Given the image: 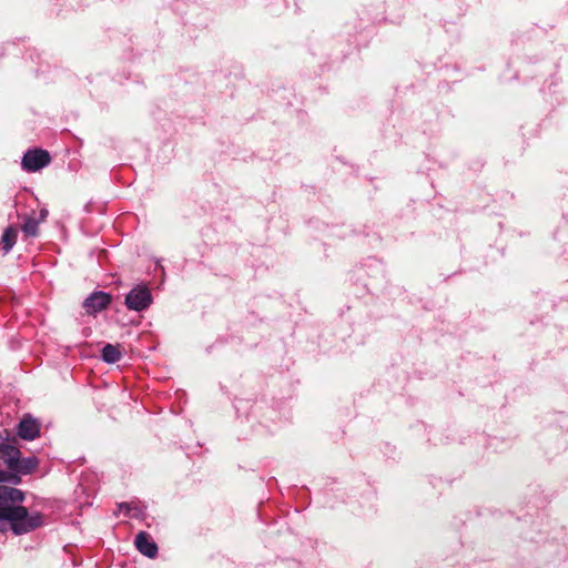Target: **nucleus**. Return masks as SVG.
Here are the masks:
<instances>
[{
	"label": "nucleus",
	"mask_w": 568,
	"mask_h": 568,
	"mask_svg": "<svg viewBox=\"0 0 568 568\" xmlns=\"http://www.w3.org/2000/svg\"><path fill=\"white\" fill-rule=\"evenodd\" d=\"M48 216V210L45 209H42L40 212H39V217H37V220L41 223L43 222Z\"/></svg>",
	"instance_id": "obj_15"
},
{
	"label": "nucleus",
	"mask_w": 568,
	"mask_h": 568,
	"mask_svg": "<svg viewBox=\"0 0 568 568\" xmlns=\"http://www.w3.org/2000/svg\"><path fill=\"white\" fill-rule=\"evenodd\" d=\"M24 500V493L18 488L0 485V514L7 517L16 516L20 511L21 503Z\"/></svg>",
	"instance_id": "obj_2"
},
{
	"label": "nucleus",
	"mask_w": 568,
	"mask_h": 568,
	"mask_svg": "<svg viewBox=\"0 0 568 568\" xmlns=\"http://www.w3.org/2000/svg\"><path fill=\"white\" fill-rule=\"evenodd\" d=\"M112 301L110 294L103 291H95L91 293L83 302V308L90 315H94L105 310Z\"/></svg>",
	"instance_id": "obj_5"
},
{
	"label": "nucleus",
	"mask_w": 568,
	"mask_h": 568,
	"mask_svg": "<svg viewBox=\"0 0 568 568\" xmlns=\"http://www.w3.org/2000/svg\"><path fill=\"white\" fill-rule=\"evenodd\" d=\"M101 357L105 363L114 364L121 359L122 354L119 349V346L106 344L102 348Z\"/></svg>",
	"instance_id": "obj_11"
},
{
	"label": "nucleus",
	"mask_w": 568,
	"mask_h": 568,
	"mask_svg": "<svg viewBox=\"0 0 568 568\" xmlns=\"http://www.w3.org/2000/svg\"><path fill=\"white\" fill-rule=\"evenodd\" d=\"M9 527L7 517L0 514V532H4Z\"/></svg>",
	"instance_id": "obj_14"
},
{
	"label": "nucleus",
	"mask_w": 568,
	"mask_h": 568,
	"mask_svg": "<svg viewBox=\"0 0 568 568\" xmlns=\"http://www.w3.org/2000/svg\"><path fill=\"white\" fill-rule=\"evenodd\" d=\"M39 464V460L37 457H27L21 458V456L18 458V462L16 463V466L12 467L11 471L16 474H22L27 475L32 473Z\"/></svg>",
	"instance_id": "obj_9"
},
{
	"label": "nucleus",
	"mask_w": 568,
	"mask_h": 568,
	"mask_svg": "<svg viewBox=\"0 0 568 568\" xmlns=\"http://www.w3.org/2000/svg\"><path fill=\"white\" fill-rule=\"evenodd\" d=\"M18 435L24 440L36 439L40 435V423L36 418L26 415L18 425Z\"/></svg>",
	"instance_id": "obj_6"
},
{
	"label": "nucleus",
	"mask_w": 568,
	"mask_h": 568,
	"mask_svg": "<svg viewBox=\"0 0 568 568\" xmlns=\"http://www.w3.org/2000/svg\"><path fill=\"white\" fill-rule=\"evenodd\" d=\"M21 452L16 446L8 444V443H1L0 444V460L3 462V464L11 470L12 467L16 466V463L18 462V458L20 457Z\"/></svg>",
	"instance_id": "obj_8"
},
{
	"label": "nucleus",
	"mask_w": 568,
	"mask_h": 568,
	"mask_svg": "<svg viewBox=\"0 0 568 568\" xmlns=\"http://www.w3.org/2000/svg\"><path fill=\"white\" fill-rule=\"evenodd\" d=\"M120 508L121 509L124 508L126 510V513H129L131 510L129 504H122V505H120Z\"/></svg>",
	"instance_id": "obj_16"
},
{
	"label": "nucleus",
	"mask_w": 568,
	"mask_h": 568,
	"mask_svg": "<svg viewBox=\"0 0 568 568\" xmlns=\"http://www.w3.org/2000/svg\"><path fill=\"white\" fill-rule=\"evenodd\" d=\"M51 162L50 153L42 149L28 150L22 158L21 166L26 172H37Z\"/></svg>",
	"instance_id": "obj_4"
},
{
	"label": "nucleus",
	"mask_w": 568,
	"mask_h": 568,
	"mask_svg": "<svg viewBox=\"0 0 568 568\" xmlns=\"http://www.w3.org/2000/svg\"><path fill=\"white\" fill-rule=\"evenodd\" d=\"M18 509L22 511L8 518L9 528L14 535L28 534L43 525V516L39 511L29 513L24 506Z\"/></svg>",
	"instance_id": "obj_1"
},
{
	"label": "nucleus",
	"mask_w": 568,
	"mask_h": 568,
	"mask_svg": "<svg viewBox=\"0 0 568 568\" xmlns=\"http://www.w3.org/2000/svg\"><path fill=\"white\" fill-rule=\"evenodd\" d=\"M39 224L40 222L33 215H28L24 217V222L22 224V232L26 236L36 237L39 233Z\"/></svg>",
	"instance_id": "obj_12"
},
{
	"label": "nucleus",
	"mask_w": 568,
	"mask_h": 568,
	"mask_svg": "<svg viewBox=\"0 0 568 568\" xmlns=\"http://www.w3.org/2000/svg\"><path fill=\"white\" fill-rule=\"evenodd\" d=\"M12 483V484H19L20 477H18L16 474H10L8 471L0 469V483Z\"/></svg>",
	"instance_id": "obj_13"
},
{
	"label": "nucleus",
	"mask_w": 568,
	"mask_h": 568,
	"mask_svg": "<svg viewBox=\"0 0 568 568\" xmlns=\"http://www.w3.org/2000/svg\"><path fill=\"white\" fill-rule=\"evenodd\" d=\"M152 294L145 284H138L125 296V306L130 311L142 312L152 304Z\"/></svg>",
	"instance_id": "obj_3"
},
{
	"label": "nucleus",
	"mask_w": 568,
	"mask_h": 568,
	"mask_svg": "<svg viewBox=\"0 0 568 568\" xmlns=\"http://www.w3.org/2000/svg\"><path fill=\"white\" fill-rule=\"evenodd\" d=\"M136 549L148 558H155L158 555V545L145 531H140L134 540Z\"/></svg>",
	"instance_id": "obj_7"
},
{
	"label": "nucleus",
	"mask_w": 568,
	"mask_h": 568,
	"mask_svg": "<svg viewBox=\"0 0 568 568\" xmlns=\"http://www.w3.org/2000/svg\"><path fill=\"white\" fill-rule=\"evenodd\" d=\"M18 231L13 226H8L1 236V247L4 254H8L17 242Z\"/></svg>",
	"instance_id": "obj_10"
}]
</instances>
